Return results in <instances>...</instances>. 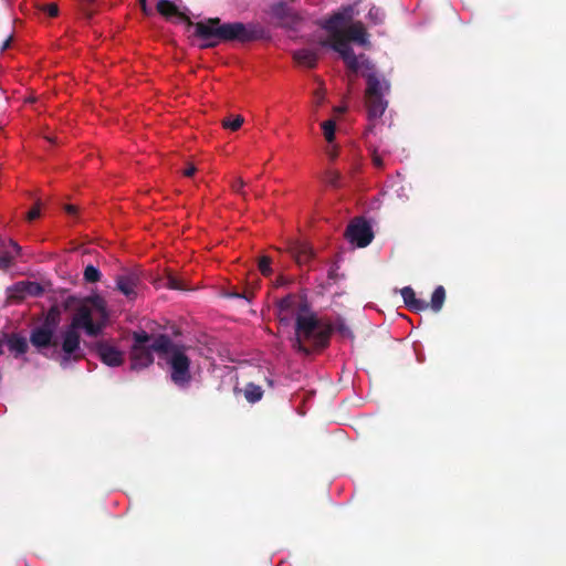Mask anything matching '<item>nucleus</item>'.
<instances>
[{
  "label": "nucleus",
  "instance_id": "1",
  "mask_svg": "<svg viewBox=\"0 0 566 566\" xmlns=\"http://www.w3.org/2000/svg\"><path fill=\"white\" fill-rule=\"evenodd\" d=\"M334 331L343 338H354L353 331L340 317L333 324L318 318L315 314H298L295 319V335L292 338V346L305 356L321 352L328 346Z\"/></svg>",
  "mask_w": 566,
  "mask_h": 566
},
{
  "label": "nucleus",
  "instance_id": "2",
  "mask_svg": "<svg viewBox=\"0 0 566 566\" xmlns=\"http://www.w3.org/2000/svg\"><path fill=\"white\" fill-rule=\"evenodd\" d=\"M193 36L201 41L200 49L216 48L220 42L249 43L264 36V29L254 23L222 22L220 18H208L196 22Z\"/></svg>",
  "mask_w": 566,
  "mask_h": 566
},
{
  "label": "nucleus",
  "instance_id": "3",
  "mask_svg": "<svg viewBox=\"0 0 566 566\" xmlns=\"http://www.w3.org/2000/svg\"><path fill=\"white\" fill-rule=\"evenodd\" d=\"M92 321V308L86 303L81 302L75 308L71 323L61 332L59 364L62 368H66L72 363H77L85 357L84 350L81 347L78 329Z\"/></svg>",
  "mask_w": 566,
  "mask_h": 566
},
{
  "label": "nucleus",
  "instance_id": "4",
  "mask_svg": "<svg viewBox=\"0 0 566 566\" xmlns=\"http://www.w3.org/2000/svg\"><path fill=\"white\" fill-rule=\"evenodd\" d=\"M61 321V310L53 305L46 312L43 322L34 326L30 332V344L35 350L49 359L59 363L60 344L55 336L56 328Z\"/></svg>",
  "mask_w": 566,
  "mask_h": 566
},
{
  "label": "nucleus",
  "instance_id": "5",
  "mask_svg": "<svg viewBox=\"0 0 566 566\" xmlns=\"http://www.w3.org/2000/svg\"><path fill=\"white\" fill-rule=\"evenodd\" d=\"M153 348L163 356L171 369V380L179 387H186L191 380L190 359L185 347L175 344L168 335L160 334L153 342Z\"/></svg>",
  "mask_w": 566,
  "mask_h": 566
},
{
  "label": "nucleus",
  "instance_id": "6",
  "mask_svg": "<svg viewBox=\"0 0 566 566\" xmlns=\"http://www.w3.org/2000/svg\"><path fill=\"white\" fill-rule=\"evenodd\" d=\"M366 80L365 105L369 119L380 118L388 107L387 96L391 91V83L379 73H361Z\"/></svg>",
  "mask_w": 566,
  "mask_h": 566
},
{
  "label": "nucleus",
  "instance_id": "7",
  "mask_svg": "<svg viewBox=\"0 0 566 566\" xmlns=\"http://www.w3.org/2000/svg\"><path fill=\"white\" fill-rule=\"evenodd\" d=\"M348 42L349 40L345 36V33H342L336 34L333 39L322 41L321 44L339 53L348 70L357 73L359 71V57L354 53Z\"/></svg>",
  "mask_w": 566,
  "mask_h": 566
},
{
  "label": "nucleus",
  "instance_id": "8",
  "mask_svg": "<svg viewBox=\"0 0 566 566\" xmlns=\"http://www.w3.org/2000/svg\"><path fill=\"white\" fill-rule=\"evenodd\" d=\"M345 235L349 242L358 248L367 247L374 239L373 229L364 218L354 219L348 224Z\"/></svg>",
  "mask_w": 566,
  "mask_h": 566
},
{
  "label": "nucleus",
  "instance_id": "9",
  "mask_svg": "<svg viewBox=\"0 0 566 566\" xmlns=\"http://www.w3.org/2000/svg\"><path fill=\"white\" fill-rule=\"evenodd\" d=\"M271 13L286 29L296 30L302 22V17L284 2L272 6Z\"/></svg>",
  "mask_w": 566,
  "mask_h": 566
},
{
  "label": "nucleus",
  "instance_id": "10",
  "mask_svg": "<svg viewBox=\"0 0 566 566\" xmlns=\"http://www.w3.org/2000/svg\"><path fill=\"white\" fill-rule=\"evenodd\" d=\"M140 284V276L135 271L125 270L116 276L117 290L129 300H134L137 296V290Z\"/></svg>",
  "mask_w": 566,
  "mask_h": 566
},
{
  "label": "nucleus",
  "instance_id": "11",
  "mask_svg": "<svg viewBox=\"0 0 566 566\" xmlns=\"http://www.w3.org/2000/svg\"><path fill=\"white\" fill-rule=\"evenodd\" d=\"M9 297L22 301L27 296H41L44 293L43 286L38 282L20 281L8 289Z\"/></svg>",
  "mask_w": 566,
  "mask_h": 566
},
{
  "label": "nucleus",
  "instance_id": "12",
  "mask_svg": "<svg viewBox=\"0 0 566 566\" xmlns=\"http://www.w3.org/2000/svg\"><path fill=\"white\" fill-rule=\"evenodd\" d=\"M154 348L153 343L150 346H132L129 358H130V369L132 370H142L154 363Z\"/></svg>",
  "mask_w": 566,
  "mask_h": 566
},
{
  "label": "nucleus",
  "instance_id": "13",
  "mask_svg": "<svg viewBox=\"0 0 566 566\" xmlns=\"http://www.w3.org/2000/svg\"><path fill=\"white\" fill-rule=\"evenodd\" d=\"M95 352L99 359L107 366L117 367L124 363L123 352L107 342L96 343Z\"/></svg>",
  "mask_w": 566,
  "mask_h": 566
},
{
  "label": "nucleus",
  "instance_id": "14",
  "mask_svg": "<svg viewBox=\"0 0 566 566\" xmlns=\"http://www.w3.org/2000/svg\"><path fill=\"white\" fill-rule=\"evenodd\" d=\"M156 9L158 13L166 19H170L172 17L179 18L181 21L187 23L188 28H193L196 22H192L188 15L180 12L178 7L171 2L170 0H159L156 4Z\"/></svg>",
  "mask_w": 566,
  "mask_h": 566
},
{
  "label": "nucleus",
  "instance_id": "15",
  "mask_svg": "<svg viewBox=\"0 0 566 566\" xmlns=\"http://www.w3.org/2000/svg\"><path fill=\"white\" fill-rule=\"evenodd\" d=\"M344 33H345V36L349 41L358 43V44L365 46L366 49L371 48V43L368 40L369 35H368L364 24L360 21H357V22H354L353 24H350L346 29V31H344Z\"/></svg>",
  "mask_w": 566,
  "mask_h": 566
},
{
  "label": "nucleus",
  "instance_id": "16",
  "mask_svg": "<svg viewBox=\"0 0 566 566\" xmlns=\"http://www.w3.org/2000/svg\"><path fill=\"white\" fill-rule=\"evenodd\" d=\"M290 253L300 265L307 264L314 255L312 247L304 241H294L291 243Z\"/></svg>",
  "mask_w": 566,
  "mask_h": 566
},
{
  "label": "nucleus",
  "instance_id": "17",
  "mask_svg": "<svg viewBox=\"0 0 566 566\" xmlns=\"http://www.w3.org/2000/svg\"><path fill=\"white\" fill-rule=\"evenodd\" d=\"M3 340H6L9 350L14 353L15 357L25 354L29 349L27 338L17 333L3 334Z\"/></svg>",
  "mask_w": 566,
  "mask_h": 566
},
{
  "label": "nucleus",
  "instance_id": "18",
  "mask_svg": "<svg viewBox=\"0 0 566 566\" xmlns=\"http://www.w3.org/2000/svg\"><path fill=\"white\" fill-rule=\"evenodd\" d=\"M405 305L413 312L426 311L429 305L424 301L416 297V293L411 286H405L400 290Z\"/></svg>",
  "mask_w": 566,
  "mask_h": 566
},
{
  "label": "nucleus",
  "instance_id": "19",
  "mask_svg": "<svg viewBox=\"0 0 566 566\" xmlns=\"http://www.w3.org/2000/svg\"><path fill=\"white\" fill-rule=\"evenodd\" d=\"M294 61L302 66L314 69L317 65L318 55L310 49H301L293 52Z\"/></svg>",
  "mask_w": 566,
  "mask_h": 566
},
{
  "label": "nucleus",
  "instance_id": "20",
  "mask_svg": "<svg viewBox=\"0 0 566 566\" xmlns=\"http://www.w3.org/2000/svg\"><path fill=\"white\" fill-rule=\"evenodd\" d=\"M344 14L335 13L327 20H325V22L322 24V28L329 33V39H333L334 36H336V34L344 33V31L342 30Z\"/></svg>",
  "mask_w": 566,
  "mask_h": 566
},
{
  "label": "nucleus",
  "instance_id": "21",
  "mask_svg": "<svg viewBox=\"0 0 566 566\" xmlns=\"http://www.w3.org/2000/svg\"><path fill=\"white\" fill-rule=\"evenodd\" d=\"M295 305V296L292 294L286 295L277 302L279 318L282 323L289 324L290 312Z\"/></svg>",
  "mask_w": 566,
  "mask_h": 566
},
{
  "label": "nucleus",
  "instance_id": "22",
  "mask_svg": "<svg viewBox=\"0 0 566 566\" xmlns=\"http://www.w3.org/2000/svg\"><path fill=\"white\" fill-rule=\"evenodd\" d=\"M244 397L250 403H255L262 399L263 390L259 385L249 382L244 388Z\"/></svg>",
  "mask_w": 566,
  "mask_h": 566
},
{
  "label": "nucleus",
  "instance_id": "23",
  "mask_svg": "<svg viewBox=\"0 0 566 566\" xmlns=\"http://www.w3.org/2000/svg\"><path fill=\"white\" fill-rule=\"evenodd\" d=\"M444 300H446V290L442 285H439L434 289L432 296H431V302L428 305L431 307V310L433 312H439L443 306Z\"/></svg>",
  "mask_w": 566,
  "mask_h": 566
},
{
  "label": "nucleus",
  "instance_id": "24",
  "mask_svg": "<svg viewBox=\"0 0 566 566\" xmlns=\"http://www.w3.org/2000/svg\"><path fill=\"white\" fill-rule=\"evenodd\" d=\"M133 345L132 346H150L151 342L156 337H153L150 334H148L145 331H138L134 332L133 335Z\"/></svg>",
  "mask_w": 566,
  "mask_h": 566
},
{
  "label": "nucleus",
  "instance_id": "25",
  "mask_svg": "<svg viewBox=\"0 0 566 566\" xmlns=\"http://www.w3.org/2000/svg\"><path fill=\"white\" fill-rule=\"evenodd\" d=\"M226 297H234V298H243L248 303L254 298V291L251 289H244V291L239 292L237 289L229 290L224 293Z\"/></svg>",
  "mask_w": 566,
  "mask_h": 566
},
{
  "label": "nucleus",
  "instance_id": "26",
  "mask_svg": "<svg viewBox=\"0 0 566 566\" xmlns=\"http://www.w3.org/2000/svg\"><path fill=\"white\" fill-rule=\"evenodd\" d=\"M244 122V118L241 115H237L234 117L229 116L222 119V127L226 129H230L232 132L238 130Z\"/></svg>",
  "mask_w": 566,
  "mask_h": 566
},
{
  "label": "nucleus",
  "instance_id": "27",
  "mask_svg": "<svg viewBox=\"0 0 566 566\" xmlns=\"http://www.w3.org/2000/svg\"><path fill=\"white\" fill-rule=\"evenodd\" d=\"M322 130L326 142H334L336 123L333 119L325 120L322 123Z\"/></svg>",
  "mask_w": 566,
  "mask_h": 566
},
{
  "label": "nucleus",
  "instance_id": "28",
  "mask_svg": "<svg viewBox=\"0 0 566 566\" xmlns=\"http://www.w3.org/2000/svg\"><path fill=\"white\" fill-rule=\"evenodd\" d=\"M84 280L88 283H96L101 280V272L99 270L92 265V264H88L85 269H84Z\"/></svg>",
  "mask_w": 566,
  "mask_h": 566
},
{
  "label": "nucleus",
  "instance_id": "29",
  "mask_svg": "<svg viewBox=\"0 0 566 566\" xmlns=\"http://www.w3.org/2000/svg\"><path fill=\"white\" fill-rule=\"evenodd\" d=\"M161 285L170 290L181 291L185 289L182 282L171 273H168L167 276L163 279Z\"/></svg>",
  "mask_w": 566,
  "mask_h": 566
},
{
  "label": "nucleus",
  "instance_id": "30",
  "mask_svg": "<svg viewBox=\"0 0 566 566\" xmlns=\"http://www.w3.org/2000/svg\"><path fill=\"white\" fill-rule=\"evenodd\" d=\"M357 56L359 57V70L363 69L361 73H378L374 62L365 54H359Z\"/></svg>",
  "mask_w": 566,
  "mask_h": 566
},
{
  "label": "nucleus",
  "instance_id": "31",
  "mask_svg": "<svg viewBox=\"0 0 566 566\" xmlns=\"http://www.w3.org/2000/svg\"><path fill=\"white\" fill-rule=\"evenodd\" d=\"M103 328H104L103 323H95L94 321L90 322L87 325H85L83 327L85 333L91 337L98 336L102 333Z\"/></svg>",
  "mask_w": 566,
  "mask_h": 566
},
{
  "label": "nucleus",
  "instance_id": "32",
  "mask_svg": "<svg viewBox=\"0 0 566 566\" xmlns=\"http://www.w3.org/2000/svg\"><path fill=\"white\" fill-rule=\"evenodd\" d=\"M368 18L375 23L380 24L384 22L385 19V12L378 8L373 6L368 12Z\"/></svg>",
  "mask_w": 566,
  "mask_h": 566
},
{
  "label": "nucleus",
  "instance_id": "33",
  "mask_svg": "<svg viewBox=\"0 0 566 566\" xmlns=\"http://www.w3.org/2000/svg\"><path fill=\"white\" fill-rule=\"evenodd\" d=\"M82 302L86 303L87 305L91 304L93 307L99 310L103 315H106L105 303L99 296L86 297L82 300Z\"/></svg>",
  "mask_w": 566,
  "mask_h": 566
},
{
  "label": "nucleus",
  "instance_id": "34",
  "mask_svg": "<svg viewBox=\"0 0 566 566\" xmlns=\"http://www.w3.org/2000/svg\"><path fill=\"white\" fill-rule=\"evenodd\" d=\"M259 270L264 276H270L272 274L271 269V259L269 256H262L259 260Z\"/></svg>",
  "mask_w": 566,
  "mask_h": 566
},
{
  "label": "nucleus",
  "instance_id": "35",
  "mask_svg": "<svg viewBox=\"0 0 566 566\" xmlns=\"http://www.w3.org/2000/svg\"><path fill=\"white\" fill-rule=\"evenodd\" d=\"M41 207H42V203L38 199L34 203V206L27 212L25 219L30 222L38 219L41 216Z\"/></svg>",
  "mask_w": 566,
  "mask_h": 566
},
{
  "label": "nucleus",
  "instance_id": "36",
  "mask_svg": "<svg viewBox=\"0 0 566 566\" xmlns=\"http://www.w3.org/2000/svg\"><path fill=\"white\" fill-rule=\"evenodd\" d=\"M13 263V255L9 251L0 252V270H8Z\"/></svg>",
  "mask_w": 566,
  "mask_h": 566
},
{
  "label": "nucleus",
  "instance_id": "37",
  "mask_svg": "<svg viewBox=\"0 0 566 566\" xmlns=\"http://www.w3.org/2000/svg\"><path fill=\"white\" fill-rule=\"evenodd\" d=\"M81 302H82V300H80L78 297H76L74 295H70L62 302V307L64 311H70L73 308L75 310L80 305Z\"/></svg>",
  "mask_w": 566,
  "mask_h": 566
},
{
  "label": "nucleus",
  "instance_id": "38",
  "mask_svg": "<svg viewBox=\"0 0 566 566\" xmlns=\"http://www.w3.org/2000/svg\"><path fill=\"white\" fill-rule=\"evenodd\" d=\"M340 175L336 170H327L325 174V181L332 187H338Z\"/></svg>",
  "mask_w": 566,
  "mask_h": 566
},
{
  "label": "nucleus",
  "instance_id": "39",
  "mask_svg": "<svg viewBox=\"0 0 566 566\" xmlns=\"http://www.w3.org/2000/svg\"><path fill=\"white\" fill-rule=\"evenodd\" d=\"M324 153L331 160H335L339 154L338 144H327Z\"/></svg>",
  "mask_w": 566,
  "mask_h": 566
},
{
  "label": "nucleus",
  "instance_id": "40",
  "mask_svg": "<svg viewBox=\"0 0 566 566\" xmlns=\"http://www.w3.org/2000/svg\"><path fill=\"white\" fill-rule=\"evenodd\" d=\"M95 0H82L81 10L86 19H91L94 14L93 10L90 8Z\"/></svg>",
  "mask_w": 566,
  "mask_h": 566
},
{
  "label": "nucleus",
  "instance_id": "41",
  "mask_svg": "<svg viewBox=\"0 0 566 566\" xmlns=\"http://www.w3.org/2000/svg\"><path fill=\"white\" fill-rule=\"evenodd\" d=\"M40 9L46 12L51 18H54L59 14V7L56 3L43 4Z\"/></svg>",
  "mask_w": 566,
  "mask_h": 566
},
{
  "label": "nucleus",
  "instance_id": "42",
  "mask_svg": "<svg viewBox=\"0 0 566 566\" xmlns=\"http://www.w3.org/2000/svg\"><path fill=\"white\" fill-rule=\"evenodd\" d=\"M370 154H371L373 164L377 168H381L384 166V161H382V157L379 154L378 149L377 148L370 149Z\"/></svg>",
  "mask_w": 566,
  "mask_h": 566
},
{
  "label": "nucleus",
  "instance_id": "43",
  "mask_svg": "<svg viewBox=\"0 0 566 566\" xmlns=\"http://www.w3.org/2000/svg\"><path fill=\"white\" fill-rule=\"evenodd\" d=\"M325 98V92L322 88H318L314 93V99L317 105H321L324 102Z\"/></svg>",
  "mask_w": 566,
  "mask_h": 566
},
{
  "label": "nucleus",
  "instance_id": "44",
  "mask_svg": "<svg viewBox=\"0 0 566 566\" xmlns=\"http://www.w3.org/2000/svg\"><path fill=\"white\" fill-rule=\"evenodd\" d=\"M196 170H197V168L192 164H188L182 174L186 177H192L195 175Z\"/></svg>",
  "mask_w": 566,
  "mask_h": 566
},
{
  "label": "nucleus",
  "instance_id": "45",
  "mask_svg": "<svg viewBox=\"0 0 566 566\" xmlns=\"http://www.w3.org/2000/svg\"><path fill=\"white\" fill-rule=\"evenodd\" d=\"M63 209L70 216H75L77 213V207L74 205H65Z\"/></svg>",
  "mask_w": 566,
  "mask_h": 566
},
{
  "label": "nucleus",
  "instance_id": "46",
  "mask_svg": "<svg viewBox=\"0 0 566 566\" xmlns=\"http://www.w3.org/2000/svg\"><path fill=\"white\" fill-rule=\"evenodd\" d=\"M243 186H244V181H243L242 179H238V180H235V181L233 182L232 188H233V190H234V191H238V192H239V191H241V189L243 188Z\"/></svg>",
  "mask_w": 566,
  "mask_h": 566
},
{
  "label": "nucleus",
  "instance_id": "47",
  "mask_svg": "<svg viewBox=\"0 0 566 566\" xmlns=\"http://www.w3.org/2000/svg\"><path fill=\"white\" fill-rule=\"evenodd\" d=\"M11 40H12V36L10 35L1 45L0 48V52H3L6 51L9 46H10V43H11Z\"/></svg>",
  "mask_w": 566,
  "mask_h": 566
},
{
  "label": "nucleus",
  "instance_id": "48",
  "mask_svg": "<svg viewBox=\"0 0 566 566\" xmlns=\"http://www.w3.org/2000/svg\"><path fill=\"white\" fill-rule=\"evenodd\" d=\"M9 244L13 250H15L17 254L20 252L21 248L15 241L9 240Z\"/></svg>",
  "mask_w": 566,
  "mask_h": 566
},
{
  "label": "nucleus",
  "instance_id": "49",
  "mask_svg": "<svg viewBox=\"0 0 566 566\" xmlns=\"http://www.w3.org/2000/svg\"><path fill=\"white\" fill-rule=\"evenodd\" d=\"M140 7H142V10L147 13V0H138Z\"/></svg>",
  "mask_w": 566,
  "mask_h": 566
},
{
  "label": "nucleus",
  "instance_id": "50",
  "mask_svg": "<svg viewBox=\"0 0 566 566\" xmlns=\"http://www.w3.org/2000/svg\"><path fill=\"white\" fill-rule=\"evenodd\" d=\"M334 111L337 113H343L345 112V107H335Z\"/></svg>",
  "mask_w": 566,
  "mask_h": 566
},
{
  "label": "nucleus",
  "instance_id": "51",
  "mask_svg": "<svg viewBox=\"0 0 566 566\" xmlns=\"http://www.w3.org/2000/svg\"><path fill=\"white\" fill-rule=\"evenodd\" d=\"M46 142L49 143H52V142H55V138L54 137H45Z\"/></svg>",
  "mask_w": 566,
  "mask_h": 566
},
{
  "label": "nucleus",
  "instance_id": "52",
  "mask_svg": "<svg viewBox=\"0 0 566 566\" xmlns=\"http://www.w3.org/2000/svg\"><path fill=\"white\" fill-rule=\"evenodd\" d=\"M4 247V241L2 239H0V248H3Z\"/></svg>",
  "mask_w": 566,
  "mask_h": 566
}]
</instances>
